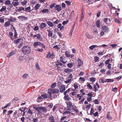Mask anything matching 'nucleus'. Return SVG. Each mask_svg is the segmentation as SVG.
Returning <instances> with one entry per match:
<instances>
[{
  "mask_svg": "<svg viewBox=\"0 0 122 122\" xmlns=\"http://www.w3.org/2000/svg\"><path fill=\"white\" fill-rule=\"evenodd\" d=\"M25 10H24L26 12H30L31 11V7L29 6L27 8H25Z\"/></svg>",
  "mask_w": 122,
  "mask_h": 122,
  "instance_id": "22",
  "label": "nucleus"
},
{
  "mask_svg": "<svg viewBox=\"0 0 122 122\" xmlns=\"http://www.w3.org/2000/svg\"><path fill=\"white\" fill-rule=\"evenodd\" d=\"M87 86L89 89H92L93 88L92 86L90 84H89L88 82L87 83Z\"/></svg>",
  "mask_w": 122,
  "mask_h": 122,
  "instance_id": "47",
  "label": "nucleus"
},
{
  "mask_svg": "<svg viewBox=\"0 0 122 122\" xmlns=\"http://www.w3.org/2000/svg\"><path fill=\"white\" fill-rule=\"evenodd\" d=\"M93 102L96 104H99V101L97 99L93 101Z\"/></svg>",
  "mask_w": 122,
  "mask_h": 122,
  "instance_id": "64",
  "label": "nucleus"
},
{
  "mask_svg": "<svg viewBox=\"0 0 122 122\" xmlns=\"http://www.w3.org/2000/svg\"><path fill=\"white\" fill-rule=\"evenodd\" d=\"M48 54L47 55L46 57L47 58H51V53L50 52H48Z\"/></svg>",
  "mask_w": 122,
  "mask_h": 122,
  "instance_id": "55",
  "label": "nucleus"
},
{
  "mask_svg": "<svg viewBox=\"0 0 122 122\" xmlns=\"http://www.w3.org/2000/svg\"><path fill=\"white\" fill-rule=\"evenodd\" d=\"M41 43L39 42H35L33 43V46L35 47H36L38 46L41 45Z\"/></svg>",
  "mask_w": 122,
  "mask_h": 122,
  "instance_id": "16",
  "label": "nucleus"
},
{
  "mask_svg": "<svg viewBox=\"0 0 122 122\" xmlns=\"http://www.w3.org/2000/svg\"><path fill=\"white\" fill-rule=\"evenodd\" d=\"M28 110L27 112L29 114V115L31 116L32 115L33 113L34 112H33V111L34 110H31L30 108L29 107L28 108Z\"/></svg>",
  "mask_w": 122,
  "mask_h": 122,
  "instance_id": "18",
  "label": "nucleus"
},
{
  "mask_svg": "<svg viewBox=\"0 0 122 122\" xmlns=\"http://www.w3.org/2000/svg\"><path fill=\"white\" fill-rule=\"evenodd\" d=\"M65 55L67 57H69L70 56V55L69 53L67 51H66L65 52Z\"/></svg>",
  "mask_w": 122,
  "mask_h": 122,
  "instance_id": "36",
  "label": "nucleus"
},
{
  "mask_svg": "<svg viewBox=\"0 0 122 122\" xmlns=\"http://www.w3.org/2000/svg\"><path fill=\"white\" fill-rule=\"evenodd\" d=\"M32 121L33 122H38V119L37 118H33Z\"/></svg>",
  "mask_w": 122,
  "mask_h": 122,
  "instance_id": "62",
  "label": "nucleus"
},
{
  "mask_svg": "<svg viewBox=\"0 0 122 122\" xmlns=\"http://www.w3.org/2000/svg\"><path fill=\"white\" fill-rule=\"evenodd\" d=\"M99 81L100 83H103L105 82V81H104V78L100 79L99 80Z\"/></svg>",
  "mask_w": 122,
  "mask_h": 122,
  "instance_id": "44",
  "label": "nucleus"
},
{
  "mask_svg": "<svg viewBox=\"0 0 122 122\" xmlns=\"http://www.w3.org/2000/svg\"><path fill=\"white\" fill-rule=\"evenodd\" d=\"M10 21H8L6 22L5 23L4 26L6 27L9 26L10 25Z\"/></svg>",
  "mask_w": 122,
  "mask_h": 122,
  "instance_id": "26",
  "label": "nucleus"
},
{
  "mask_svg": "<svg viewBox=\"0 0 122 122\" xmlns=\"http://www.w3.org/2000/svg\"><path fill=\"white\" fill-rule=\"evenodd\" d=\"M46 23L50 27H52L53 26H54L53 24L50 21H47Z\"/></svg>",
  "mask_w": 122,
  "mask_h": 122,
  "instance_id": "23",
  "label": "nucleus"
},
{
  "mask_svg": "<svg viewBox=\"0 0 122 122\" xmlns=\"http://www.w3.org/2000/svg\"><path fill=\"white\" fill-rule=\"evenodd\" d=\"M8 20L10 22L14 21L15 20V19L12 18V17H11L10 19H8Z\"/></svg>",
  "mask_w": 122,
  "mask_h": 122,
  "instance_id": "56",
  "label": "nucleus"
},
{
  "mask_svg": "<svg viewBox=\"0 0 122 122\" xmlns=\"http://www.w3.org/2000/svg\"><path fill=\"white\" fill-rule=\"evenodd\" d=\"M55 8L56 9V10L58 12L62 10L61 7L60 5H56L55 6Z\"/></svg>",
  "mask_w": 122,
  "mask_h": 122,
  "instance_id": "9",
  "label": "nucleus"
},
{
  "mask_svg": "<svg viewBox=\"0 0 122 122\" xmlns=\"http://www.w3.org/2000/svg\"><path fill=\"white\" fill-rule=\"evenodd\" d=\"M33 37L34 38L36 37V38H35V39H37L40 41H42L43 40V38L41 36V35L39 33H38L37 35H34Z\"/></svg>",
  "mask_w": 122,
  "mask_h": 122,
  "instance_id": "4",
  "label": "nucleus"
},
{
  "mask_svg": "<svg viewBox=\"0 0 122 122\" xmlns=\"http://www.w3.org/2000/svg\"><path fill=\"white\" fill-rule=\"evenodd\" d=\"M114 81L113 79H107L105 81V82H113Z\"/></svg>",
  "mask_w": 122,
  "mask_h": 122,
  "instance_id": "34",
  "label": "nucleus"
},
{
  "mask_svg": "<svg viewBox=\"0 0 122 122\" xmlns=\"http://www.w3.org/2000/svg\"><path fill=\"white\" fill-rule=\"evenodd\" d=\"M110 60L109 59H108L105 62V63L106 65L109 64V63L110 61Z\"/></svg>",
  "mask_w": 122,
  "mask_h": 122,
  "instance_id": "63",
  "label": "nucleus"
},
{
  "mask_svg": "<svg viewBox=\"0 0 122 122\" xmlns=\"http://www.w3.org/2000/svg\"><path fill=\"white\" fill-rule=\"evenodd\" d=\"M46 26V23H42L41 24L40 27L41 29H43Z\"/></svg>",
  "mask_w": 122,
  "mask_h": 122,
  "instance_id": "25",
  "label": "nucleus"
},
{
  "mask_svg": "<svg viewBox=\"0 0 122 122\" xmlns=\"http://www.w3.org/2000/svg\"><path fill=\"white\" fill-rule=\"evenodd\" d=\"M19 2L18 1L13 2H12V4L13 5L16 6L18 5L19 4Z\"/></svg>",
  "mask_w": 122,
  "mask_h": 122,
  "instance_id": "30",
  "label": "nucleus"
},
{
  "mask_svg": "<svg viewBox=\"0 0 122 122\" xmlns=\"http://www.w3.org/2000/svg\"><path fill=\"white\" fill-rule=\"evenodd\" d=\"M60 61L63 64H65L67 62V61L66 60L63 59L62 56H61L60 57Z\"/></svg>",
  "mask_w": 122,
  "mask_h": 122,
  "instance_id": "13",
  "label": "nucleus"
},
{
  "mask_svg": "<svg viewBox=\"0 0 122 122\" xmlns=\"http://www.w3.org/2000/svg\"><path fill=\"white\" fill-rule=\"evenodd\" d=\"M96 46H97L96 45H93L90 46L89 47V49L91 50H92Z\"/></svg>",
  "mask_w": 122,
  "mask_h": 122,
  "instance_id": "51",
  "label": "nucleus"
},
{
  "mask_svg": "<svg viewBox=\"0 0 122 122\" xmlns=\"http://www.w3.org/2000/svg\"><path fill=\"white\" fill-rule=\"evenodd\" d=\"M27 2V0H24L23 2H21V4L22 5H26Z\"/></svg>",
  "mask_w": 122,
  "mask_h": 122,
  "instance_id": "39",
  "label": "nucleus"
},
{
  "mask_svg": "<svg viewBox=\"0 0 122 122\" xmlns=\"http://www.w3.org/2000/svg\"><path fill=\"white\" fill-rule=\"evenodd\" d=\"M104 21L107 24H109V22L110 21V19L107 18H104Z\"/></svg>",
  "mask_w": 122,
  "mask_h": 122,
  "instance_id": "27",
  "label": "nucleus"
},
{
  "mask_svg": "<svg viewBox=\"0 0 122 122\" xmlns=\"http://www.w3.org/2000/svg\"><path fill=\"white\" fill-rule=\"evenodd\" d=\"M53 48H55V50H56V51H58L59 49V47H58V46L57 45H56V46H54L53 47Z\"/></svg>",
  "mask_w": 122,
  "mask_h": 122,
  "instance_id": "61",
  "label": "nucleus"
},
{
  "mask_svg": "<svg viewBox=\"0 0 122 122\" xmlns=\"http://www.w3.org/2000/svg\"><path fill=\"white\" fill-rule=\"evenodd\" d=\"M72 110H74L76 113H78L79 112V111L77 108V107L75 105H73V106L71 107Z\"/></svg>",
  "mask_w": 122,
  "mask_h": 122,
  "instance_id": "17",
  "label": "nucleus"
},
{
  "mask_svg": "<svg viewBox=\"0 0 122 122\" xmlns=\"http://www.w3.org/2000/svg\"><path fill=\"white\" fill-rule=\"evenodd\" d=\"M94 111V109L93 108H92L91 109V110L90 113V114L91 115H92V114H93Z\"/></svg>",
  "mask_w": 122,
  "mask_h": 122,
  "instance_id": "58",
  "label": "nucleus"
},
{
  "mask_svg": "<svg viewBox=\"0 0 122 122\" xmlns=\"http://www.w3.org/2000/svg\"><path fill=\"white\" fill-rule=\"evenodd\" d=\"M64 71L66 73L70 74V73L72 71V69H70L69 68H66L64 69Z\"/></svg>",
  "mask_w": 122,
  "mask_h": 122,
  "instance_id": "14",
  "label": "nucleus"
},
{
  "mask_svg": "<svg viewBox=\"0 0 122 122\" xmlns=\"http://www.w3.org/2000/svg\"><path fill=\"white\" fill-rule=\"evenodd\" d=\"M47 31L48 32V36L49 37H51L53 35L52 32L50 30H47Z\"/></svg>",
  "mask_w": 122,
  "mask_h": 122,
  "instance_id": "21",
  "label": "nucleus"
},
{
  "mask_svg": "<svg viewBox=\"0 0 122 122\" xmlns=\"http://www.w3.org/2000/svg\"><path fill=\"white\" fill-rule=\"evenodd\" d=\"M56 86V83L55 82L51 84V88H55Z\"/></svg>",
  "mask_w": 122,
  "mask_h": 122,
  "instance_id": "49",
  "label": "nucleus"
},
{
  "mask_svg": "<svg viewBox=\"0 0 122 122\" xmlns=\"http://www.w3.org/2000/svg\"><path fill=\"white\" fill-rule=\"evenodd\" d=\"M18 18L19 19H22L23 20H22V21L23 20H26L28 19L27 17H25L23 15H21L19 16L18 17Z\"/></svg>",
  "mask_w": 122,
  "mask_h": 122,
  "instance_id": "19",
  "label": "nucleus"
},
{
  "mask_svg": "<svg viewBox=\"0 0 122 122\" xmlns=\"http://www.w3.org/2000/svg\"><path fill=\"white\" fill-rule=\"evenodd\" d=\"M24 8L22 7H19L17 10V11L20 12V11L22 10H24Z\"/></svg>",
  "mask_w": 122,
  "mask_h": 122,
  "instance_id": "33",
  "label": "nucleus"
},
{
  "mask_svg": "<svg viewBox=\"0 0 122 122\" xmlns=\"http://www.w3.org/2000/svg\"><path fill=\"white\" fill-rule=\"evenodd\" d=\"M75 89H78V86H77V83H74L73 85Z\"/></svg>",
  "mask_w": 122,
  "mask_h": 122,
  "instance_id": "53",
  "label": "nucleus"
},
{
  "mask_svg": "<svg viewBox=\"0 0 122 122\" xmlns=\"http://www.w3.org/2000/svg\"><path fill=\"white\" fill-rule=\"evenodd\" d=\"M13 34L12 32L10 31L9 32L8 36L12 40H13L15 39L13 37Z\"/></svg>",
  "mask_w": 122,
  "mask_h": 122,
  "instance_id": "12",
  "label": "nucleus"
},
{
  "mask_svg": "<svg viewBox=\"0 0 122 122\" xmlns=\"http://www.w3.org/2000/svg\"><path fill=\"white\" fill-rule=\"evenodd\" d=\"M84 16V15L83 14V12H81V15L80 16V20L81 21L83 20Z\"/></svg>",
  "mask_w": 122,
  "mask_h": 122,
  "instance_id": "60",
  "label": "nucleus"
},
{
  "mask_svg": "<svg viewBox=\"0 0 122 122\" xmlns=\"http://www.w3.org/2000/svg\"><path fill=\"white\" fill-rule=\"evenodd\" d=\"M8 5L9 6H8L7 9L8 11H11V8L13 7V5L11 4Z\"/></svg>",
  "mask_w": 122,
  "mask_h": 122,
  "instance_id": "37",
  "label": "nucleus"
},
{
  "mask_svg": "<svg viewBox=\"0 0 122 122\" xmlns=\"http://www.w3.org/2000/svg\"><path fill=\"white\" fill-rule=\"evenodd\" d=\"M93 88L94 89V91L95 92H97V91H98V89H97V87H96V86L94 84L93 85Z\"/></svg>",
  "mask_w": 122,
  "mask_h": 122,
  "instance_id": "57",
  "label": "nucleus"
},
{
  "mask_svg": "<svg viewBox=\"0 0 122 122\" xmlns=\"http://www.w3.org/2000/svg\"><path fill=\"white\" fill-rule=\"evenodd\" d=\"M74 26H73L71 30V31H70V33H69V35L70 36H72V32H73V29H74Z\"/></svg>",
  "mask_w": 122,
  "mask_h": 122,
  "instance_id": "48",
  "label": "nucleus"
},
{
  "mask_svg": "<svg viewBox=\"0 0 122 122\" xmlns=\"http://www.w3.org/2000/svg\"><path fill=\"white\" fill-rule=\"evenodd\" d=\"M96 25L97 27H100V21L99 20H97L96 23Z\"/></svg>",
  "mask_w": 122,
  "mask_h": 122,
  "instance_id": "32",
  "label": "nucleus"
},
{
  "mask_svg": "<svg viewBox=\"0 0 122 122\" xmlns=\"http://www.w3.org/2000/svg\"><path fill=\"white\" fill-rule=\"evenodd\" d=\"M70 88H69L67 90L65 91L64 92V95H66V93H69V92L70 91Z\"/></svg>",
  "mask_w": 122,
  "mask_h": 122,
  "instance_id": "54",
  "label": "nucleus"
},
{
  "mask_svg": "<svg viewBox=\"0 0 122 122\" xmlns=\"http://www.w3.org/2000/svg\"><path fill=\"white\" fill-rule=\"evenodd\" d=\"M4 3L5 5H9L11 4V1L10 0H6Z\"/></svg>",
  "mask_w": 122,
  "mask_h": 122,
  "instance_id": "29",
  "label": "nucleus"
},
{
  "mask_svg": "<svg viewBox=\"0 0 122 122\" xmlns=\"http://www.w3.org/2000/svg\"><path fill=\"white\" fill-rule=\"evenodd\" d=\"M64 95L65 96H64V100L67 101H70L71 100V99L69 95L68 94Z\"/></svg>",
  "mask_w": 122,
  "mask_h": 122,
  "instance_id": "11",
  "label": "nucleus"
},
{
  "mask_svg": "<svg viewBox=\"0 0 122 122\" xmlns=\"http://www.w3.org/2000/svg\"><path fill=\"white\" fill-rule=\"evenodd\" d=\"M67 105V110H69V111H71V107H72L73 106V105L72 103L71 102L69 101L67 102H66Z\"/></svg>",
  "mask_w": 122,
  "mask_h": 122,
  "instance_id": "3",
  "label": "nucleus"
},
{
  "mask_svg": "<svg viewBox=\"0 0 122 122\" xmlns=\"http://www.w3.org/2000/svg\"><path fill=\"white\" fill-rule=\"evenodd\" d=\"M90 81L92 82H94L96 80V79L95 78L92 77L89 78Z\"/></svg>",
  "mask_w": 122,
  "mask_h": 122,
  "instance_id": "50",
  "label": "nucleus"
},
{
  "mask_svg": "<svg viewBox=\"0 0 122 122\" xmlns=\"http://www.w3.org/2000/svg\"><path fill=\"white\" fill-rule=\"evenodd\" d=\"M73 63L72 62L71 63H68L67 65V66L69 68H71L74 65Z\"/></svg>",
  "mask_w": 122,
  "mask_h": 122,
  "instance_id": "31",
  "label": "nucleus"
},
{
  "mask_svg": "<svg viewBox=\"0 0 122 122\" xmlns=\"http://www.w3.org/2000/svg\"><path fill=\"white\" fill-rule=\"evenodd\" d=\"M114 21L115 22L118 23H120V21L117 18H115V20H114Z\"/></svg>",
  "mask_w": 122,
  "mask_h": 122,
  "instance_id": "59",
  "label": "nucleus"
},
{
  "mask_svg": "<svg viewBox=\"0 0 122 122\" xmlns=\"http://www.w3.org/2000/svg\"><path fill=\"white\" fill-rule=\"evenodd\" d=\"M41 5L39 4H36L34 7V9L35 10H38L39 8L40 7Z\"/></svg>",
  "mask_w": 122,
  "mask_h": 122,
  "instance_id": "28",
  "label": "nucleus"
},
{
  "mask_svg": "<svg viewBox=\"0 0 122 122\" xmlns=\"http://www.w3.org/2000/svg\"><path fill=\"white\" fill-rule=\"evenodd\" d=\"M60 89V92L61 93H63L66 90L65 86L64 85H62L61 86Z\"/></svg>",
  "mask_w": 122,
  "mask_h": 122,
  "instance_id": "7",
  "label": "nucleus"
},
{
  "mask_svg": "<svg viewBox=\"0 0 122 122\" xmlns=\"http://www.w3.org/2000/svg\"><path fill=\"white\" fill-rule=\"evenodd\" d=\"M94 61L95 62H96L99 61V58L98 57L96 56L94 58Z\"/></svg>",
  "mask_w": 122,
  "mask_h": 122,
  "instance_id": "40",
  "label": "nucleus"
},
{
  "mask_svg": "<svg viewBox=\"0 0 122 122\" xmlns=\"http://www.w3.org/2000/svg\"><path fill=\"white\" fill-rule=\"evenodd\" d=\"M42 110L44 112L46 113L47 111V108L45 107H41L40 110Z\"/></svg>",
  "mask_w": 122,
  "mask_h": 122,
  "instance_id": "24",
  "label": "nucleus"
},
{
  "mask_svg": "<svg viewBox=\"0 0 122 122\" xmlns=\"http://www.w3.org/2000/svg\"><path fill=\"white\" fill-rule=\"evenodd\" d=\"M77 61L78 62L77 67L78 68H79L81 66L82 64H83V61L79 58L78 59Z\"/></svg>",
  "mask_w": 122,
  "mask_h": 122,
  "instance_id": "8",
  "label": "nucleus"
},
{
  "mask_svg": "<svg viewBox=\"0 0 122 122\" xmlns=\"http://www.w3.org/2000/svg\"><path fill=\"white\" fill-rule=\"evenodd\" d=\"M21 40V38L18 39L14 41V43L15 44H17L19 43Z\"/></svg>",
  "mask_w": 122,
  "mask_h": 122,
  "instance_id": "35",
  "label": "nucleus"
},
{
  "mask_svg": "<svg viewBox=\"0 0 122 122\" xmlns=\"http://www.w3.org/2000/svg\"><path fill=\"white\" fill-rule=\"evenodd\" d=\"M41 96L44 99L46 98H47L48 97V96L47 95L46 93H45L43 95H41Z\"/></svg>",
  "mask_w": 122,
  "mask_h": 122,
  "instance_id": "42",
  "label": "nucleus"
},
{
  "mask_svg": "<svg viewBox=\"0 0 122 122\" xmlns=\"http://www.w3.org/2000/svg\"><path fill=\"white\" fill-rule=\"evenodd\" d=\"M71 81L72 80L71 79H68L67 80L65 81L64 82L66 83L67 84L68 83H71Z\"/></svg>",
  "mask_w": 122,
  "mask_h": 122,
  "instance_id": "52",
  "label": "nucleus"
},
{
  "mask_svg": "<svg viewBox=\"0 0 122 122\" xmlns=\"http://www.w3.org/2000/svg\"><path fill=\"white\" fill-rule=\"evenodd\" d=\"M0 12H4L5 13H6L7 12L6 10V7L5 6H2V8L0 10Z\"/></svg>",
  "mask_w": 122,
  "mask_h": 122,
  "instance_id": "6",
  "label": "nucleus"
},
{
  "mask_svg": "<svg viewBox=\"0 0 122 122\" xmlns=\"http://www.w3.org/2000/svg\"><path fill=\"white\" fill-rule=\"evenodd\" d=\"M59 89H52L51 88L49 89L48 90V93L49 94L48 95V97L51 100L52 99V93L54 94L56 93H58L59 92Z\"/></svg>",
  "mask_w": 122,
  "mask_h": 122,
  "instance_id": "1",
  "label": "nucleus"
},
{
  "mask_svg": "<svg viewBox=\"0 0 122 122\" xmlns=\"http://www.w3.org/2000/svg\"><path fill=\"white\" fill-rule=\"evenodd\" d=\"M29 77L28 75L27 74H24L23 75V78L24 79H27V77Z\"/></svg>",
  "mask_w": 122,
  "mask_h": 122,
  "instance_id": "46",
  "label": "nucleus"
},
{
  "mask_svg": "<svg viewBox=\"0 0 122 122\" xmlns=\"http://www.w3.org/2000/svg\"><path fill=\"white\" fill-rule=\"evenodd\" d=\"M30 49L29 47L27 45H26L23 47L21 49V52L24 55H26L30 53Z\"/></svg>",
  "mask_w": 122,
  "mask_h": 122,
  "instance_id": "2",
  "label": "nucleus"
},
{
  "mask_svg": "<svg viewBox=\"0 0 122 122\" xmlns=\"http://www.w3.org/2000/svg\"><path fill=\"white\" fill-rule=\"evenodd\" d=\"M16 51L15 50H13L11 51L10 53L7 54V57L8 58H9L10 57L15 54L16 53Z\"/></svg>",
  "mask_w": 122,
  "mask_h": 122,
  "instance_id": "5",
  "label": "nucleus"
},
{
  "mask_svg": "<svg viewBox=\"0 0 122 122\" xmlns=\"http://www.w3.org/2000/svg\"><path fill=\"white\" fill-rule=\"evenodd\" d=\"M33 108L35 110L37 111L39 113L40 112V108L41 107H37L36 106H34L33 107Z\"/></svg>",
  "mask_w": 122,
  "mask_h": 122,
  "instance_id": "20",
  "label": "nucleus"
},
{
  "mask_svg": "<svg viewBox=\"0 0 122 122\" xmlns=\"http://www.w3.org/2000/svg\"><path fill=\"white\" fill-rule=\"evenodd\" d=\"M104 63H103V61L98 66L99 67H100V68H101L104 66Z\"/></svg>",
  "mask_w": 122,
  "mask_h": 122,
  "instance_id": "45",
  "label": "nucleus"
},
{
  "mask_svg": "<svg viewBox=\"0 0 122 122\" xmlns=\"http://www.w3.org/2000/svg\"><path fill=\"white\" fill-rule=\"evenodd\" d=\"M86 35L87 37L89 39H91L93 38L92 36H91L87 33H86Z\"/></svg>",
  "mask_w": 122,
  "mask_h": 122,
  "instance_id": "38",
  "label": "nucleus"
},
{
  "mask_svg": "<svg viewBox=\"0 0 122 122\" xmlns=\"http://www.w3.org/2000/svg\"><path fill=\"white\" fill-rule=\"evenodd\" d=\"M41 12L43 13H48L49 12L48 10L47 9H43Z\"/></svg>",
  "mask_w": 122,
  "mask_h": 122,
  "instance_id": "41",
  "label": "nucleus"
},
{
  "mask_svg": "<svg viewBox=\"0 0 122 122\" xmlns=\"http://www.w3.org/2000/svg\"><path fill=\"white\" fill-rule=\"evenodd\" d=\"M110 112H109L107 113V118L109 120H111L112 119V117L110 115Z\"/></svg>",
  "mask_w": 122,
  "mask_h": 122,
  "instance_id": "15",
  "label": "nucleus"
},
{
  "mask_svg": "<svg viewBox=\"0 0 122 122\" xmlns=\"http://www.w3.org/2000/svg\"><path fill=\"white\" fill-rule=\"evenodd\" d=\"M102 30L104 31L105 32H108L109 30L108 27L107 26L104 25L102 28Z\"/></svg>",
  "mask_w": 122,
  "mask_h": 122,
  "instance_id": "10",
  "label": "nucleus"
},
{
  "mask_svg": "<svg viewBox=\"0 0 122 122\" xmlns=\"http://www.w3.org/2000/svg\"><path fill=\"white\" fill-rule=\"evenodd\" d=\"M59 20L57 19L56 20L53 22L54 26H56V25L58 24L59 22Z\"/></svg>",
  "mask_w": 122,
  "mask_h": 122,
  "instance_id": "43",
  "label": "nucleus"
}]
</instances>
